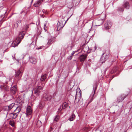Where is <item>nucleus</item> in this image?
<instances>
[{
	"instance_id": "28",
	"label": "nucleus",
	"mask_w": 132,
	"mask_h": 132,
	"mask_svg": "<svg viewBox=\"0 0 132 132\" xmlns=\"http://www.w3.org/2000/svg\"><path fill=\"white\" fill-rule=\"evenodd\" d=\"M42 125V123L41 121L38 120L36 123V126L37 127H40Z\"/></svg>"
},
{
	"instance_id": "1",
	"label": "nucleus",
	"mask_w": 132,
	"mask_h": 132,
	"mask_svg": "<svg viewBox=\"0 0 132 132\" xmlns=\"http://www.w3.org/2000/svg\"><path fill=\"white\" fill-rule=\"evenodd\" d=\"M12 108L14 110V112L17 115L21 110L20 106L15 105L14 103H12L9 105L5 106L3 108L6 111H9Z\"/></svg>"
},
{
	"instance_id": "18",
	"label": "nucleus",
	"mask_w": 132,
	"mask_h": 132,
	"mask_svg": "<svg viewBox=\"0 0 132 132\" xmlns=\"http://www.w3.org/2000/svg\"><path fill=\"white\" fill-rule=\"evenodd\" d=\"M87 55H81L80 57V61L81 62H83L85 60L87 57Z\"/></svg>"
},
{
	"instance_id": "15",
	"label": "nucleus",
	"mask_w": 132,
	"mask_h": 132,
	"mask_svg": "<svg viewBox=\"0 0 132 132\" xmlns=\"http://www.w3.org/2000/svg\"><path fill=\"white\" fill-rule=\"evenodd\" d=\"M43 1V0H38L36 1L34 4L35 7H38L40 5Z\"/></svg>"
},
{
	"instance_id": "25",
	"label": "nucleus",
	"mask_w": 132,
	"mask_h": 132,
	"mask_svg": "<svg viewBox=\"0 0 132 132\" xmlns=\"http://www.w3.org/2000/svg\"><path fill=\"white\" fill-rule=\"evenodd\" d=\"M103 19L101 18V19H99L98 20H96V22H100V23L99 24H97L96 25L97 26H100L101 24H102L103 23Z\"/></svg>"
},
{
	"instance_id": "41",
	"label": "nucleus",
	"mask_w": 132,
	"mask_h": 132,
	"mask_svg": "<svg viewBox=\"0 0 132 132\" xmlns=\"http://www.w3.org/2000/svg\"><path fill=\"white\" fill-rule=\"evenodd\" d=\"M60 109H59V110H58V112H60Z\"/></svg>"
},
{
	"instance_id": "14",
	"label": "nucleus",
	"mask_w": 132,
	"mask_h": 132,
	"mask_svg": "<svg viewBox=\"0 0 132 132\" xmlns=\"http://www.w3.org/2000/svg\"><path fill=\"white\" fill-rule=\"evenodd\" d=\"M83 50L84 52L88 53H89L91 52L90 50L89 49V47L87 46H84Z\"/></svg>"
},
{
	"instance_id": "4",
	"label": "nucleus",
	"mask_w": 132,
	"mask_h": 132,
	"mask_svg": "<svg viewBox=\"0 0 132 132\" xmlns=\"http://www.w3.org/2000/svg\"><path fill=\"white\" fill-rule=\"evenodd\" d=\"M15 102L17 103L16 104L20 106L23 103V100L22 98H21L20 97H18L16 99Z\"/></svg>"
},
{
	"instance_id": "16",
	"label": "nucleus",
	"mask_w": 132,
	"mask_h": 132,
	"mask_svg": "<svg viewBox=\"0 0 132 132\" xmlns=\"http://www.w3.org/2000/svg\"><path fill=\"white\" fill-rule=\"evenodd\" d=\"M95 91H96L93 90V92L91 94L89 98V99L90 100V101L89 103L92 102L93 100V99L95 98V97L94 96V94Z\"/></svg>"
},
{
	"instance_id": "24",
	"label": "nucleus",
	"mask_w": 132,
	"mask_h": 132,
	"mask_svg": "<svg viewBox=\"0 0 132 132\" xmlns=\"http://www.w3.org/2000/svg\"><path fill=\"white\" fill-rule=\"evenodd\" d=\"M75 117V114L74 113H72L69 119L70 121H72L74 119Z\"/></svg>"
},
{
	"instance_id": "3",
	"label": "nucleus",
	"mask_w": 132,
	"mask_h": 132,
	"mask_svg": "<svg viewBox=\"0 0 132 132\" xmlns=\"http://www.w3.org/2000/svg\"><path fill=\"white\" fill-rule=\"evenodd\" d=\"M127 96V95L123 94H121L118 97L117 99V101L118 102H121L126 98Z\"/></svg>"
},
{
	"instance_id": "30",
	"label": "nucleus",
	"mask_w": 132,
	"mask_h": 132,
	"mask_svg": "<svg viewBox=\"0 0 132 132\" xmlns=\"http://www.w3.org/2000/svg\"><path fill=\"white\" fill-rule=\"evenodd\" d=\"M60 117L59 116L57 115L56 116L54 119V120L55 121H57L59 119Z\"/></svg>"
},
{
	"instance_id": "27",
	"label": "nucleus",
	"mask_w": 132,
	"mask_h": 132,
	"mask_svg": "<svg viewBox=\"0 0 132 132\" xmlns=\"http://www.w3.org/2000/svg\"><path fill=\"white\" fill-rule=\"evenodd\" d=\"M15 124V122L13 120L10 121L9 122V124L13 127H14Z\"/></svg>"
},
{
	"instance_id": "34",
	"label": "nucleus",
	"mask_w": 132,
	"mask_h": 132,
	"mask_svg": "<svg viewBox=\"0 0 132 132\" xmlns=\"http://www.w3.org/2000/svg\"><path fill=\"white\" fill-rule=\"evenodd\" d=\"M118 10L122 12L123 11V9L122 8H120Z\"/></svg>"
},
{
	"instance_id": "8",
	"label": "nucleus",
	"mask_w": 132,
	"mask_h": 132,
	"mask_svg": "<svg viewBox=\"0 0 132 132\" xmlns=\"http://www.w3.org/2000/svg\"><path fill=\"white\" fill-rule=\"evenodd\" d=\"M10 90L12 94H15L17 91V86L15 85L13 86L12 87H11Z\"/></svg>"
},
{
	"instance_id": "21",
	"label": "nucleus",
	"mask_w": 132,
	"mask_h": 132,
	"mask_svg": "<svg viewBox=\"0 0 132 132\" xmlns=\"http://www.w3.org/2000/svg\"><path fill=\"white\" fill-rule=\"evenodd\" d=\"M30 60L31 62L33 64H36L37 61V60L36 59L33 57L30 58Z\"/></svg>"
},
{
	"instance_id": "32",
	"label": "nucleus",
	"mask_w": 132,
	"mask_h": 132,
	"mask_svg": "<svg viewBox=\"0 0 132 132\" xmlns=\"http://www.w3.org/2000/svg\"><path fill=\"white\" fill-rule=\"evenodd\" d=\"M34 44V42H32V43L30 44V47H31V46L33 45L32 47H34L35 45L36 44V42H35V43Z\"/></svg>"
},
{
	"instance_id": "20",
	"label": "nucleus",
	"mask_w": 132,
	"mask_h": 132,
	"mask_svg": "<svg viewBox=\"0 0 132 132\" xmlns=\"http://www.w3.org/2000/svg\"><path fill=\"white\" fill-rule=\"evenodd\" d=\"M123 6L127 9H129V5L128 3L126 1L125 2L123 5Z\"/></svg>"
},
{
	"instance_id": "10",
	"label": "nucleus",
	"mask_w": 132,
	"mask_h": 132,
	"mask_svg": "<svg viewBox=\"0 0 132 132\" xmlns=\"http://www.w3.org/2000/svg\"><path fill=\"white\" fill-rule=\"evenodd\" d=\"M104 54V53L102 54V55ZM109 56L108 55H106L104 57V56H102L101 57L100 59V62L102 63L104 62L108 58Z\"/></svg>"
},
{
	"instance_id": "17",
	"label": "nucleus",
	"mask_w": 132,
	"mask_h": 132,
	"mask_svg": "<svg viewBox=\"0 0 132 132\" xmlns=\"http://www.w3.org/2000/svg\"><path fill=\"white\" fill-rule=\"evenodd\" d=\"M91 51L94 52L96 49V44L95 43H93L92 44V46L90 47Z\"/></svg>"
},
{
	"instance_id": "33",
	"label": "nucleus",
	"mask_w": 132,
	"mask_h": 132,
	"mask_svg": "<svg viewBox=\"0 0 132 132\" xmlns=\"http://www.w3.org/2000/svg\"><path fill=\"white\" fill-rule=\"evenodd\" d=\"M69 89L70 90L73 87V85H71V83H69Z\"/></svg>"
},
{
	"instance_id": "6",
	"label": "nucleus",
	"mask_w": 132,
	"mask_h": 132,
	"mask_svg": "<svg viewBox=\"0 0 132 132\" xmlns=\"http://www.w3.org/2000/svg\"><path fill=\"white\" fill-rule=\"evenodd\" d=\"M18 115L17 114H16L14 112L12 113H7V116L9 117V118L12 119L16 118Z\"/></svg>"
},
{
	"instance_id": "35",
	"label": "nucleus",
	"mask_w": 132,
	"mask_h": 132,
	"mask_svg": "<svg viewBox=\"0 0 132 132\" xmlns=\"http://www.w3.org/2000/svg\"><path fill=\"white\" fill-rule=\"evenodd\" d=\"M17 23V27H18V25H19V24H20V21H17V22H18Z\"/></svg>"
},
{
	"instance_id": "11",
	"label": "nucleus",
	"mask_w": 132,
	"mask_h": 132,
	"mask_svg": "<svg viewBox=\"0 0 132 132\" xmlns=\"http://www.w3.org/2000/svg\"><path fill=\"white\" fill-rule=\"evenodd\" d=\"M15 72V77L16 78L19 79L22 76V73L20 70L16 71Z\"/></svg>"
},
{
	"instance_id": "12",
	"label": "nucleus",
	"mask_w": 132,
	"mask_h": 132,
	"mask_svg": "<svg viewBox=\"0 0 132 132\" xmlns=\"http://www.w3.org/2000/svg\"><path fill=\"white\" fill-rule=\"evenodd\" d=\"M52 98V96L49 94L44 95L43 98L45 101H50Z\"/></svg>"
},
{
	"instance_id": "29",
	"label": "nucleus",
	"mask_w": 132,
	"mask_h": 132,
	"mask_svg": "<svg viewBox=\"0 0 132 132\" xmlns=\"http://www.w3.org/2000/svg\"><path fill=\"white\" fill-rule=\"evenodd\" d=\"M68 106V104L66 103H64L62 105V108L63 109H65Z\"/></svg>"
},
{
	"instance_id": "5",
	"label": "nucleus",
	"mask_w": 132,
	"mask_h": 132,
	"mask_svg": "<svg viewBox=\"0 0 132 132\" xmlns=\"http://www.w3.org/2000/svg\"><path fill=\"white\" fill-rule=\"evenodd\" d=\"M42 90V87L40 86L36 87L35 89L34 93L36 95H38Z\"/></svg>"
},
{
	"instance_id": "42",
	"label": "nucleus",
	"mask_w": 132,
	"mask_h": 132,
	"mask_svg": "<svg viewBox=\"0 0 132 132\" xmlns=\"http://www.w3.org/2000/svg\"><path fill=\"white\" fill-rule=\"evenodd\" d=\"M45 26H46V25H45V24L44 25V27H45ZM44 29H45V27H44Z\"/></svg>"
},
{
	"instance_id": "7",
	"label": "nucleus",
	"mask_w": 132,
	"mask_h": 132,
	"mask_svg": "<svg viewBox=\"0 0 132 132\" xmlns=\"http://www.w3.org/2000/svg\"><path fill=\"white\" fill-rule=\"evenodd\" d=\"M65 23L63 24V22L62 21H59L57 23V30H60L64 26Z\"/></svg>"
},
{
	"instance_id": "23",
	"label": "nucleus",
	"mask_w": 132,
	"mask_h": 132,
	"mask_svg": "<svg viewBox=\"0 0 132 132\" xmlns=\"http://www.w3.org/2000/svg\"><path fill=\"white\" fill-rule=\"evenodd\" d=\"M47 77V75L45 74L41 76L40 80L42 81H44Z\"/></svg>"
},
{
	"instance_id": "37",
	"label": "nucleus",
	"mask_w": 132,
	"mask_h": 132,
	"mask_svg": "<svg viewBox=\"0 0 132 132\" xmlns=\"http://www.w3.org/2000/svg\"><path fill=\"white\" fill-rule=\"evenodd\" d=\"M23 115V114H22V115H21L20 116V119L21 118H22V116Z\"/></svg>"
},
{
	"instance_id": "13",
	"label": "nucleus",
	"mask_w": 132,
	"mask_h": 132,
	"mask_svg": "<svg viewBox=\"0 0 132 132\" xmlns=\"http://www.w3.org/2000/svg\"><path fill=\"white\" fill-rule=\"evenodd\" d=\"M32 112V110L31 107L30 106H27L26 109V114L28 115L31 114Z\"/></svg>"
},
{
	"instance_id": "40",
	"label": "nucleus",
	"mask_w": 132,
	"mask_h": 132,
	"mask_svg": "<svg viewBox=\"0 0 132 132\" xmlns=\"http://www.w3.org/2000/svg\"><path fill=\"white\" fill-rule=\"evenodd\" d=\"M33 0H32V1H31V4H32V3L33 2Z\"/></svg>"
},
{
	"instance_id": "44",
	"label": "nucleus",
	"mask_w": 132,
	"mask_h": 132,
	"mask_svg": "<svg viewBox=\"0 0 132 132\" xmlns=\"http://www.w3.org/2000/svg\"><path fill=\"white\" fill-rule=\"evenodd\" d=\"M75 100H76V97L75 96Z\"/></svg>"
},
{
	"instance_id": "31",
	"label": "nucleus",
	"mask_w": 132,
	"mask_h": 132,
	"mask_svg": "<svg viewBox=\"0 0 132 132\" xmlns=\"http://www.w3.org/2000/svg\"><path fill=\"white\" fill-rule=\"evenodd\" d=\"M29 25H25L23 27V29L24 30H27L29 28Z\"/></svg>"
},
{
	"instance_id": "26",
	"label": "nucleus",
	"mask_w": 132,
	"mask_h": 132,
	"mask_svg": "<svg viewBox=\"0 0 132 132\" xmlns=\"http://www.w3.org/2000/svg\"><path fill=\"white\" fill-rule=\"evenodd\" d=\"M97 85L96 81L94 82V84L93 85V90L96 91L97 89Z\"/></svg>"
},
{
	"instance_id": "2",
	"label": "nucleus",
	"mask_w": 132,
	"mask_h": 132,
	"mask_svg": "<svg viewBox=\"0 0 132 132\" xmlns=\"http://www.w3.org/2000/svg\"><path fill=\"white\" fill-rule=\"evenodd\" d=\"M25 34V32L22 31L20 32L18 36L17 37L15 40L13 42L11 45V46L14 47L17 46L21 42L22 40L23 39Z\"/></svg>"
},
{
	"instance_id": "43",
	"label": "nucleus",
	"mask_w": 132,
	"mask_h": 132,
	"mask_svg": "<svg viewBox=\"0 0 132 132\" xmlns=\"http://www.w3.org/2000/svg\"><path fill=\"white\" fill-rule=\"evenodd\" d=\"M74 53L73 52V53H72V55H73V54H74Z\"/></svg>"
},
{
	"instance_id": "19",
	"label": "nucleus",
	"mask_w": 132,
	"mask_h": 132,
	"mask_svg": "<svg viewBox=\"0 0 132 132\" xmlns=\"http://www.w3.org/2000/svg\"><path fill=\"white\" fill-rule=\"evenodd\" d=\"M55 38H51L48 40L47 44L51 45L52 44L55 42Z\"/></svg>"
},
{
	"instance_id": "36",
	"label": "nucleus",
	"mask_w": 132,
	"mask_h": 132,
	"mask_svg": "<svg viewBox=\"0 0 132 132\" xmlns=\"http://www.w3.org/2000/svg\"><path fill=\"white\" fill-rule=\"evenodd\" d=\"M43 47L41 46L40 47V48H38V49H42V48H43Z\"/></svg>"
},
{
	"instance_id": "39",
	"label": "nucleus",
	"mask_w": 132,
	"mask_h": 132,
	"mask_svg": "<svg viewBox=\"0 0 132 132\" xmlns=\"http://www.w3.org/2000/svg\"><path fill=\"white\" fill-rule=\"evenodd\" d=\"M24 57H22V59H23V61H24Z\"/></svg>"
},
{
	"instance_id": "22",
	"label": "nucleus",
	"mask_w": 132,
	"mask_h": 132,
	"mask_svg": "<svg viewBox=\"0 0 132 132\" xmlns=\"http://www.w3.org/2000/svg\"><path fill=\"white\" fill-rule=\"evenodd\" d=\"M45 105V103L43 101H41L39 103V106L40 109L42 108Z\"/></svg>"
},
{
	"instance_id": "38",
	"label": "nucleus",
	"mask_w": 132,
	"mask_h": 132,
	"mask_svg": "<svg viewBox=\"0 0 132 132\" xmlns=\"http://www.w3.org/2000/svg\"><path fill=\"white\" fill-rule=\"evenodd\" d=\"M70 57L69 59V60H71V59L72 58L71 56Z\"/></svg>"
},
{
	"instance_id": "9",
	"label": "nucleus",
	"mask_w": 132,
	"mask_h": 132,
	"mask_svg": "<svg viewBox=\"0 0 132 132\" xmlns=\"http://www.w3.org/2000/svg\"><path fill=\"white\" fill-rule=\"evenodd\" d=\"M112 23L110 22L107 21L104 24V28L105 29H109L112 26Z\"/></svg>"
}]
</instances>
